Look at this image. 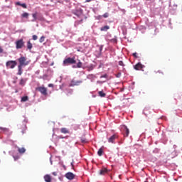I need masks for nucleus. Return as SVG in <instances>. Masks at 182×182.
<instances>
[{"mask_svg":"<svg viewBox=\"0 0 182 182\" xmlns=\"http://www.w3.org/2000/svg\"><path fill=\"white\" fill-rule=\"evenodd\" d=\"M29 100V97L28 96H24L21 97V102H28Z\"/></svg>","mask_w":182,"mask_h":182,"instance_id":"aec40b11","label":"nucleus"},{"mask_svg":"<svg viewBox=\"0 0 182 182\" xmlns=\"http://www.w3.org/2000/svg\"><path fill=\"white\" fill-rule=\"evenodd\" d=\"M145 182H149V181H145Z\"/></svg>","mask_w":182,"mask_h":182,"instance_id":"49530a36","label":"nucleus"},{"mask_svg":"<svg viewBox=\"0 0 182 182\" xmlns=\"http://www.w3.org/2000/svg\"><path fill=\"white\" fill-rule=\"evenodd\" d=\"M109 170L107 168H103L102 169L100 170V174L101 176H105V174H107Z\"/></svg>","mask_w":182,"mask_h":182,"instance_id":"ddd939ff","label":"nucleus"},{"mask_svg":"<svg viewBox=\"0 0 182 182\" xmlns=\"http://www.w3.org/2000/svg\"><path fill=\"white\" fill-rule=\"evenodd\" d=\"M32 16L33 18V22H35V21H36V19H38V12L33 14Z\"/></svg>","mask_w":182,"mask_h":182,"instance_id":"6ab92c4d","label":"nucleus"},{"mask_svg":"<svg viewBox=\"0 0 182 182\" xmlns=\"http://www.w3.org/2000/svg\"><path fill=\"white\" fill-rule=\"evenodd\" d=\"M13 157H14L15 161H16V160L19 159V156H14Z\"/></svg>","mask_w":182,"mask_h":182,"instance_id":"c9c22d12","label":"nucleus"},{"mask_svg":"<svg viewBox=\"0 0 182 182\" xmlns=\"http://www.w3.org/2000/svg\"><path fill=\"white\" fill-rule=\"evenodd\" d=\"M134 58H136V59H137V58H139V56H137V53H134L133 54Z\"/></svg>","mask_w":182,"mask_h":182,"instance_id":"f704fd0d","label":"nucleus"},{"mask_svg":"<svg viewBox=\"0 0 182 182\" xmlns=\"http://www.w3.org/2000/svg\"><path fill=\"white\" fill-rule=\"evenodd\" d=\"M83 81L82 80L76 81L75 80H72L70 86H79V85Z\"/></svg>","mask_w":182,"mask_h":182,"instance_id":"0eeeda50","label":"nucleus"},{"mask_svg":"<svg viewBox=\"0 0 182 182\" xmlns=\"http://www.w3.org/2000/svg\"><path fill=\"white\" fill-rule=\"evenodd\" d=\"M130 134V130L126 125L122 126V134L124 137H129V134Z\"/></svg>","mask_w":182,"mask_h":182,"instance_id":"20e7f679","label":"nucleus"},{"mask_svg":"<svg viewBox=\"0 0 182 182\" xmlns=\"http://www.w3.org/2000/svg\"><path fill=\"white\" fill-rule=\"evenodd\" d=\"M36 90H38L43 96L48 95V89L45 87H38Z\"/></svg>","mask_w":182,"mask_h":182,"instance_id":"423d86ee","label":"nucleus"},{"mask_svg":"<svg viewBox=\"0 0 182 182\" xmlns=\"http://www.w3.org/2000/svg\"><path fill=\"white\" fill-rule=\"evenodd\" d=\"M97 154L100 156H103V148H100L98 151H97Z\"/></svg>","mask_w":182,"mask_h":182,"instance_id":"412c9836","label":"nucleus"},{"mask_svg":"<svg viewBox=\"0 0 182 182\" xmlns=\"http://www.w3.org/2000/svg\"><path fill=\"white\" fill-rule=\"evenodd\" d=\"M17 63L15 60H9L6 63V67L9 68L10 69H14Z\"/></svg>","mask_w":182,"mask_h":182,"instance_id":"39448f33","label":"nucleus"},{"mask_svg":"<svg viewBox=\"0 0 182 182\" xmlns=\"http://www.w3.org/2000/svg\"><path fill=\"white\" fill-rule=\"evenodd\" d=\"M81 143H87V139L86 138H81Z\"/></svg>","mask_w":182,"mask_h":182,"instance_id":"c85d7f7f","label":"nucleus"},{"mask_svg":"<svg viewBox=\"0 0 182 182\" xmlns=\"http://www.w3.org/2000/svg\"><path fill=\"white\" fill-rule=\"evenodd\" d=\"M99 96H100V97H106V93L103 92V91H100L98 92Z\"/></svg>","mask_w":182,"mask_h":182,"instance_id":"4be33fe9","label":"nucleus"},{"mask_svg":"<svg viewBox=\"0 0 182 182\" xmlns=\"http://www.w3.org/2000/svg\"><path fill=\"white\" fill-rule=\"evenodd\" d=\"M100 52H102V50H103V47L101 46V47L100 48Z\"/></svg>","mask_w":182,"mask_h":182,"instance_id":"ea45409f","label":"nucleus"},{"mask_svg":"<svg viewBox=\"0 0 182 182\" xmlns=\"http://www.w3.org/2000/svg\"><path fill=\"white\" fill-rule=\"evenodd\" d=\"M18 62H19V65L18 66H28V65H29V63H31V60H26V57H21L18 59Z\"/></svg>","mask_w":182,"mask_h":182,"instance_id":"f257e3e1","label":"nucleus"},{"mask_svg":"<svg viewBox=\"0 0 182 182\" xmlns=\"http://www.w3.org/2000/svg\"><path fill=\"white\" fill-rule=\"evenodd\" d=\"M107 75H102V76H101V77H107Z\"/></svg>","mask_w":182,"mask_h":182,"instance_id":"a19ab883","label":"nucleus"},{"mask_svg":"<svg viewBox=\"0 0 182 182\" xmlns=\"http://www.w3.org/2000/svg\"><path fill=\"white\" fill-rule=\"evenodd\" d=\"M119 66H124V63H123V61H119Z\"/></svg>","mask_w":182,"mask_h":182,"instance_id":"72a5a7b5","label":"nucleus"},{"mask_svg":"<svg viewBox=\"0 0 182 182\" xmlns=\"http://www.w3.org/2000/svg\"><path fill=\"white\" fill-rule=\"evenodd\" d=\"M25 45V42H23V39L18 40L16 42V49H22Z\"/></svg>","mask_w":182,"mask_h":182,"instance_id":"7ed1b4c3","label":"nucleus"},{"mask_svg":"<svg viewBox=\"0 0 182 182\" xmlns=\"http://www.w3.org/2000/svg\"><path fill=\"white\" fill-rule=\"evenodd\" d=\"M92 0H86L85 2H90Z\"/></svg>","mask_w":182,"mask_h":182,"instance_id":"79ce46f5","label":"nucleus"},{"mask_svg":"<svg viewBox=\"0 0 182 182\" xmlns=\"http://www.w3.org/2000/svg\"><path fill=\"white\" fill-rule=\"evenodd\" d=\"M71 166H72V167L73 168V162L71 163Z\"/></svg>","mask_w":182,"mask_h":182,"instance_id":"c03bdc74","label":"nucleus"},{"mask_svg":"<svg viewBox=\"0 0 182 182\" xmlns=\"http://www.w3.org/2000/svg\"><path fill=\"white\" fill-rule=\"evenodd\" d=\"M121 75H122V74H119V75L117 76V77H120Z\"/></svg>","mask_w":182,"mask_h":182,"instance_id":"37998d69","label":"nucleus"},{"mask_svg":"<svg viewBox=\"0 0 182 182\" xmlns=\"http://www.w3.org/2000/svg\"><path fill=\"white\" fill-rule=\"evenodd\" d=\"M48 87H53V84H49Z\"/></svg>","mask_w":182,"mask_h":182,"instance_id":"e433bc0d","label":"nucleus"},{"mask_svg":"<svg viewBox=\"0 0 182 182\" xmlns=\"http://www.w3.org/2000/svg\"><path fill=\"white\" fill-rule=\"evenodd\" d=\"M117 139V135L114 134L111 137L109 138L108 142L109 143H114V141Z\"/></svg>","mask_w":182,"mask_h":182,"instance_id":"9d476101","label":"nucleus"},{"mask_svg":"<svg viewBox=\"0 0 182 182\" xmlns=\"http://www.w3.org/2000/svg\"><path fill=\"white\" fill-rule=\"evenodd\" d=\"M37 39H38V36L33 35V41H36Z\"/></svg>","mask_w":182,"mask_h":182,"instance_id":"473e14b6","label":"nucleus"},{"mask_svg":"<svg viewBox=\"0 0 182 182\" xmlns=\"http://www.w3.org/2000/svg\"><path fill=\"white\" fill-rule=\"evenodd\" d=\"M44 180L46 182H51L52 181V178L50 177V175H46L44 176Z\"/></svg>","mask_w":182,"mask_h":182,"instance_id":"4468645a","label":"nucleus"},{"mask_svg":"<svg viewBox=\"0 0 182 182\" xmlns=\"http://www.w3.org/2000/svg\"><path fill=\"white\" fill-rule=\"evenodd\" d=\"M65 177L68 178V180H73V178L75 177V175L72 172H68L65 174Z\"/></svg>","mask_w":182,"mask_h":182,"instance_id":"6e6552de","label":"nucleus"},{"mask_svg":"<svg viewBox=\"0 0 182 182\" xmlns=\"http://www.w3.org/2000/svg\"><path fill=\"white\" fill-rule=\"evenodd\" d=\"M146 112H147V110L145 109V110L144 111V113L145 114H146Z\"/></svg>","mask_w":182,"mask_h":182,"instance_id":"a18cd8bd","label":"nucleus"},{"mask_svg":"<svg viewBox=\"0 0 182 182\" xmlns=\"http://www.w3.org/2000/svg\"><path fill=\"white\" fill-rule=\"evenodd\" d=\"M18 151L20 153V154H23L25 151H26V149L24 147L22 148H18Z\"/></svg>","mask_w":182,"mask_h":182,"instance_id":"a211bd4d","label":"nucleus"},{"mask_svg":"<svg viewBox=\"0 0 182 182\" xmlns=\"http://www.w3.org/2000/svg\"><path fill=\"white\" fill-rule=\"evenodd\" d=\"M103 18H109V13H105L103 14Z\"/></svg>","mask_w":182,"mask_h":182,"instance_id":"7c9ffc66","label":"nucleus"},{"mask_svg":"<svg viewBox=\"0 0 182 182\" xmlns=\"http://www.w3.org/2000/svg\"><path fill=\"white\" fill-rule=\"evenodd\" d=\"M26 80H27V79L21 78V79L20 80L19 85H20L21 86H24V85L26 84Z\"/></svg>","mask_w":182,"mask_h":182,"instance_id":"f3484780","label":"nucleus"},{"mask_svg":"<svg viewBox=\"0 0 182 182\" xmlns=\"http://www.w3.org/2000/svg\"><path fill=\"white\" fill-rule=\"evenodd\" d=\"M4 52V49L0 48V53H2Z\"/></svg>","mask_w":182,"mask_h":182,"instance_id":"58836bf2","label":"nucleus"},{"mask_svg":"<svg viewBox=\"0 0 182 182\" xmlns=\"http://www.w3.org/2000/svg\"><path fill=\"white\" fill-rule=\"evenodd\" d=\"M60 132H61V133H63V134H69V133H70L69 129H68V128H65V127L61 128V129H60Z\"/></svg>","mask_w":182,"mask_h":182,"instance_id":"f8f14e48","label":"nucleus"},{"mask_svg":"<svg viewBox=\"0 0 182 182\" xmlns=\"http://www.w3.org/2000/svg\"><path fill=\"white\" fill-rule=\"evenodd\" d=\"M88 71L90 72V70H93L95 69V65H90L87 66Z\"/></svg>","mask_w":182,"mask_h":182,"instance_id":"393cba45","label":"nucleus"},{"mask_svg":"<svg viewBox=\"0 0 182 182\" xmlns=\"http://www.w3.org/2000/svg\"><path fill=\"white\" fill-rule=\"evenodd\" d=\"M0 130H2L3 132H9V129L7 128H4L2 127H0Z\"/></svg>","mask_w":182,"mask_h":182,"instance_id":"c756f323","label":"nucleus"},{"mask_svg":"<svg viewBox=\"0 0 182 182\" xmlns=\"http://www.w3.org/2000/svg\"><path fill=\"white\" fill-rule=\"evenodd\" d=\"M16 5H18V6H22V8H24V9H26V8H28V6H26V4H21V2L17 1L16 3Z\"/></svg>","mask_w":182,"mask_h":182,"instance_id":"2eb2a0df","label":"nucleus"},{"mask_svg":"<svg viewBox=\"0 0 182 182\" xmlns=\"http://www.w3.org/2000/svg\"><path fill=\"white\" fill-rule=\"evenodd\" d=\"M109 29H110V26H103L100 28V31H104V32H107V31H109Z\"/></svg>","mask_w":182,"mask_h":182,"instance_id":"dca6fc26","label":"nucleus"},{"mask_svg":"<svg viewBox=\"0 0 182 182\" xmlns=\"http://www.w3.org/2000/svg\"><path fill=\"white\" fill-rule=\"evenodd\" d=\"M18 75L21 76V75H22V67L21 65H18Z\"/></svg>","mask_w":182,"mask_h":182,"instance_id":"b1692460","label":"nucleus"},{"mask_svg":"<svg viewBox=\"0 0 182 182\" xmlns=\"http://www.w3.org/2000/svg\"><path fill=\"white\" fill-rule=\"evenodd\" d=\"M154 73L157 74V73H160L161 75H164V73H163V71L158 70H155L154 71Z\"/></svg>","mask_w":182,"mask_h":182,"instance_id":"cd10ccee","label":"nucleus"},{"mask_svg":"<svg viewBox=\"0 0 182 182\" xmlns=\"http://www.w3.org/2000/svg\"><path fill=\"white\" fill-rule=\"evenodd\" d=\"M22 18H28L29 16V14L28 13H23L22 15H21Z\"/></svg>","mask_w":182,"mask_h":182,"instance_id":"bb28decb","label":"nucleus"},{"mask_svg":"<svg viewBox=\"0 0 182 182\" xmlns=\"http://www.w3.org/2000/svg\"><path fill=\"white\" fill-rule=\"evenodd\" d=\"M53 176H58V173H56V172H53Z\"/></svg>","mask_w":182,"mask_h":182,"instance_id":"4c0bfd02","label":"nucleus"},{"mask_svg":"<svg viewBox=\"0 0 182 182\" xmlns=\"http://www.w3.org/2000/svg\"><path fill=\"white\" fill-rule=\"evenodd\" d=\"M74 15H76V16H80L83 14V10L82 9H77L75 11H73Z\"/></svg>","mask_w":182,"mask_h":182,"instance_id":"1a4fd4ad","label":"nucleus"},{"mask_svg":"<svg viewBox=\"0 0 182 182\" xmlns=\"http://www.w3.org/2000/svg\"><path fill=\"white\" fill-rule=\"evenodd\" d=\"M40 43H43V42H45V36H41L39 39Z\"/></svg>","mask_w":182,"mask_h":182,"instance_id":"a878e982","label":"nucleus"},{"mask_svg":"<svg viewBox=\"0 0 182 182\" xmlns=\"http://www.w3.org/2000/svg\"><path fill=\"white\" fill-rule=\"evenodd\" d=\"M135 70H141L143 69V65L140 63H138L136 65L134 66Z\"/></svg>","mask_w":182,"mask_h":182,"instance_id":"9b49d317","label":"nucleus"},{"mask_svg":"<svg viewBox=\"0 0 182 182\" xmlns=\"http://www.w3.org/2000/svg\"><path fill=\"white\" fill-rule=\"evenodd\" d=\"M77 68H82V62H78L77 64Z\"/></svg>","mask_w":182,"mask_h":182,"instance_id":"2f4dec72","label":"nucleus"},{"mask_svg":"<svg viewBox=\"0 0 182 182\" xmlns=\"http://www.w3.org/2000/svg\"><path fill=\"white\" fill-rule=\"evenodd\" d=\"M32 48H33V46L31 43V41H28L27 42V48L29 49V50H31V49H32Z\"/></svg>","mask_w":182,"mask_h":182,"instance_id":"5701e85b","label":"nucleus"},{"mask_svg":"<svg viewBox=\"0 0 182 182\" xmlns=\"http://www.w3.org/2000/svg\"><path fill=\"white\" fill-rule=\"evenodd\" d=\"M76 63V60H75V58H68L63 60V65L65 66H67V65H74Z\"/></svg>","mask_w":182,"mask_h":182,"instance_id":"f03ea898","label":"nucleus"}]
</instances>
